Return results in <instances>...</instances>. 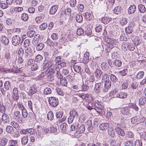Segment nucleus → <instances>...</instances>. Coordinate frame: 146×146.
<instances>
[{"label": "nucleus", "mask_w": 146, "mask_h": 146, "mask_svg": "<svg viewBox=\"0 0 146 146\" xmlns=\"http://www.w3.org/2000/svg\"><path fill=\"white\" fill-rule=\"evenodd\" d=\"M104 39L107 43L105 46L106 52H109L113 48L114 44H115L116 41L115 39L111 38L108 36H105Z\"/></svg>", "instance_id": "f257e3e1"}, {"label": "nucleus", "mask_w": 146, "mask_h": 146, "mask_svg": "<svg viewBox=\"0 0 146 146\" xmlns=\"http://www.w3.org/2000/svg\"><path fill=\"white\" fill-rule=\"evenodd\" d=\"M23 40L22 39H21L19 36L18 35L14 36L12 39V44L14 46L18 45L19 43H22Z\"/></svg>", "instance_id": "f03ea898"}, {"label": "nucleus", "mask_w": 146, "mask_h": 146, "mask_svg": "<svg viewBox=\"0 0 146 146\" xmlns=\"http://www.w3.org/2000/svg\"><path fill=\"white\" fill-rule=\"evenodd\" d=\"M95 106L96 109L95 110L99 114H100L102 110L104 109V106L102 102H99L98 100L95 101Z\"/></svg>", "instance_id": "7ed1b4c3"}, {"label": "nucleus", "mask_w": 146, "mask_h": 146, "mask_svg": "<svg viewBox=\"0 0 146 146\" xmlns=\"http://www.w3.org/2000/svg\"><path fill=\"white\" fill-rule=\"evenodd\" d=\"M48 101L50 105L54 107L57 106L59 103L58 98L54 97H49Z\"/></svg>", "instance_id": "20e7f679"}, {"label": "nucleus", "mask_w": 146, "mask_h": 146, "mask_svg": "<svg viewBox=\"0 0 146 146\" xmlns=\"http://www.w3.org/2000/svg\"><path fill=\"white\" fill-rule=\"evenodd\" d=\"M117 92L116 90H113L111 92V93L112 94H115L116 97L120 98H126L127 96V94L126 93L121 92L116 94V93Z\"/></svg>", "instance_id": "39448f33"}, {"label": "nucleus", "mask_w": 146, "mask_h": 146, "mask_svg": "<svg viewBox=\"0 0 146 146\" xmlns=\"http://www.w3.org/2000/svg\"><path fill=\"white\" fill-rule=\"evenodd\" d=\"M14 115L15 118L17 119V122L19 123H23V118L21 117V115L19 111H16L14 112Z\"/></svg>", "instance_id": "423d86ee"}, {"label": "nucleus", "mask_w": 146, "mask_h": 146, "mask_svg": "<svg viewBox=\"0 0 146 146\" xmlns=\"http://www.w3.org/2000/svg\"><path fill=\"white\" fill-rule=\"evenodd\" d=\"M89 82L88 80H86L84 83H83L80 84V91H86L89 88L88 86Z\"/></svg>", "instance_id": "0eeeda50"}, {"label": "nucleus", "mask_w": 146, "mask_h": 146, "mask_svg": "<svg viewBox=\"0 0 146 146\" xmlns=\"http://www.w3.org/2000/svg\"><path fill=\"white\" fill-rule=\"evenodd\" d=\"M103 83V82H102L97 83L95 84L94 90L95 92L96 93L98 94L100 92L102 87Z\"/></svg>", "instance_id": "6e6552de"}, {"label": "nucleus", "mask_w": 146, "mask_h": 146, "mask_svg": "<svg viewBox=\"0 0 146 146\" xmlns=\"http://www.w3.org/2000/svg\"><path fill=\"white\" fill-rule=\"evenodd\" d=\"M125 138L126 139H131V140L134 139V134L131 131H127L126 132L125 134Z\"/></svg>", "instance_id": "1a4fd4ad"}, {"label": "nucleus", "mask_w": 146, "mask_h": 146, "mask_svg": "<svg viewBox=\"0 0 146 146\" xmlns=\"http://www.w3.org/2000/svg\"><path fill=\"white\" fill-rule=\"evenodd\" d=\"M94 73L96 78L98 80H100L103 73L101 70L100 69L96 68L94 71Z\"/></svg>", "instance_id": "9d476101"}, {"label": "nucleus", "mask_w": 146, "mask_h": 146, "mask_svg": "<svg viewBox=\"0 0 146 146\" xmlns=\"http://www.w3.org/2000/svg\"><path fill=\"white\" fill-rule=\"evenodd\" d=\"M85 125L86 128L88 130V131L90 132H92L93 127L91 120H88L85 122Z\"/></svg>", "instance_id": "9b49d317"}, {"label": "nucleus", "mask_w": 146, "mask_h": 146, "mask_svg": "<svg viewBox=\"0 0 146 146\" xmlns=\"http://www.w3.org/2000/svg\"><path fill=\"white\" fill-rule=\"evenodd\" d=\"M109 127V124L107 123H104L100 124L99 127V129L103 131H105Z\"/></svg>", "instance_id": "f8f14e48"}, {"label": "nucleus", "mask_w": 146, "mask_h": 146, "mask_svg": "<svg viewBox=\"0 0 146 146\" xmlns=\"http://www.w3.org/2000/svg\"><path fill=\"white\" fill-rule=\"evenodd\" d=\"M40 36L38 34L34 35L32 41V43L33 45H35L38 44L40 39Z\"/></svg>", "instance_id": "ddd939ff"}, {"label": "nucleus", "mask_w": 146, "mask_h": 146, "mask_svg": "<svg viewBox=\"0 0 146 146\" xmlns=\"http://www.w3.org/2000/svg\"><path fill=\"white\" fill-rule=\"evenodd\" d=\"M115 131L117 134L121 137H123L125 135V133L123 130L119 127H117L115 129Z\"/></svg>", "instance_id": "4468645a"}, {"label": "nucleus", "mask_w": 146, "mask_h": 146, "mask_svg": "<svg viewBox=\"0 0 146 146\" xmlns=\"http://www.w3.org/2000/svg\"><path fill=\"white\" fill-rule=\"evenodd\" d=\"M43 57L40 55H38L36 56L35 58V61L36 63L38 64L39 65L42 66L43 63Z\"/></svg>", "instance_id": "2eb2a0df"}, {"label": "nucleus", "mask_w": 146, "mask_h": 146, "mask_svg": "<svg viewBox=\"0 0 146 146\" xmlns=\"http://www.w3.org/2000/svg\"><path fill=\"white\" fill-rule=\"evenodd\" d=\"M13 93L14 96H13L14 100L17 101L19 98L18 95V89L17 88H15L13 90Z\"/></svg>", "instance_id": "dca6fc26"}, {"label": "nucleus", "mask_w": 146, "mask_h": 146, "mask_svg": "<svg viewBox=\"0 0 146 146\" xmlns=\"http://www.w3.org/2000/svg\"><path fill=\"white\" fill-rule=\"evenodd\" d=\"M144 75V72L143 71L138 72L134 77V79L139 80L143 78Z\"/></svg>", "instance_id": "f3484780"}, {"label": "nucleus", "mask_w": 146, "mask_h": 146, "mask_svg": "<svg viewBox=\"0 0 146 146\" xmlns=\"http://www.w3.org/2000/svg\"><path fill=\"white\" fill-rule=\"evenodd\" d=\"M111 86V82L110 80L105 81L104 82V88L105 89L103 90V91L104 92L107 91L110 88Z\"/></svg>", "instance_id": "a211bd4d"}, {"label": "nucleus", "mask_w": 146, "mask_h": 146, "mask_svg": "<svg viewBox=\"0 0 146 146\" xmlns=\"http://www.w3.org/2000/svg\"><path fill=\"white\" fill-rule=\"evenodd\" d=\"M130 111V109L128 107H126L121 108L120 112L121 114L127 115L129 113Z\"/></svg>", "instance_id": "6ab92c4d"}, {"label": "nucleus", "mask_w": 146, "mask_h": 146, "mask_svg": "<svg viewBox=\"0 0 146 146\" xmlns=\"http://www.w3.org/2000/svg\"><path fill=\"white\" fill-rule=\"evenodd\" d=\"M58 6L57 5H54L50 8L49 11V14L53 15L56 12L58 8Z\"/></svg>", "instance_id": "aec40b11"}, {"label": "nucleus", "mask_w": 146, "mask_h": 146, "mask_svg": "<svg viewBox=\"0 0 146 146\" xmlns=\"http://www.w3.org/2000/svg\"><path fill=\"white\" fill-rule=\"evenodd\" d=\"M76 127H77L78 129L76 131H78L80 133H84L86 130L85 126L83 124H77L76 125Z\"/></svg>", "instance_id": "412c9836"}, {"label": "nucleus", "mask_w": 146, "mask_h": 146, "mask_svg": "<svg viewBox=\"0 0 146 146\" xmlns=\"http://www.w3.org/2000/svg\"><path fill=\"white\" fill-rule=\"evenodd\" d=\"M146 104V98L142 96L140 98L139 100V105L141 107L142 106H144Z\"/></svg>", "instance_id": "4be33fe9"}, {"label": "nucleus", "mask_w": 146, "mask_h": 146, "mask_svg": "<svg viewBox=\"0 0 146 146\" xmlns=\"http://www.w3.org/2000/svg\"><path fill=\"white\" fill-rule=\"evenodd\" d=\"M108 133L111 138L114 137L115 135V132L113 128L110 127L108 130Z\"/></svg>", "instance_id": "5701e85b"}, {"label": "nucleus", "mask_w": 146, "mask_h": 146, "mask_svg": "<svg viewBox=\"0 0 146 146\" xmlns=\"http://www.w3.org/2000/svg\"><path fill=\"white\" fill-rule=\"evenodd\" d=\"M9 118L8 115L5 113H3L2 115L1 120L4 123H7L9 121Z\"/></svg>", "instance_id": "b1692460"}, {"label": "nucleus", "mask_w": 146, "mask_h": 146, "mask_svg": "<svg viewBox=\"0 0 146 146\" xmlns=\"http://www.w3.org/2000/svg\"><path fill=\"white\" fill-rule=\"evenodd\" d=\"M136 6L135 5H131L128 9V13L130 14L133 13L136 11Z\"/></svg>", "instance_id": "393cba45"}, {"label": "nucleus", "mask_w": 146, "mask_h": 146, "mask_svg": "<svg viewBox=\"0 0 146 146\" xmlns=\"http://www.w3.org/2000/svg\"><path fill=\"white\" fill-rule=\"evenodd\" d=\"M89 54L88 52H86L84 54V56L83 59L84 63L86 64L89 61Z\"/></svg>", "instance_id": "a878e982"}, {"label": "nucleus", "mask_w": 146, "mask_h": 146, "mask_svg": "<svg viewBox=\"0 0 146 146\" xmlns=\"http://www.w3.org/2000/svg\"><path fill=\"white\" fill-rule=\"evenodd\" d=\"M1 41L3 44L5 45H8L9 42V38L4 36H2L1 38Z\"/></svg>", "instance_id": "bb28decb"}, {"label": "nucleus", "mask_w": 146, "mask_h": 146, "mask_svg": "<svg viewBox=\"0 0 146 146\" xmlns=\"http://www.w3.org/2000/svg\"><path fill=\"white\" fill-rule=\"evenodd\" d=\"M139 116H135L132 117L131 119V122L133 124H139Z\"/></svg>", "instance_id": "cd10ccee"}, {"label": "nucleus", "mask_w": 146, "mask_h": 146, "mask_svg": "<svg viewBox=\"0 0 146 146\" xmlns=\"http://www.w3.org/2000/svg\"><path fill=\"white\" fill-rule=\"evenodd\" d=\"M36 45V49L37 51L42 50L44 46V44L42 42L38 43Z\"/></svg>", "instance_id": "c85d7f7f"}, {"label": "nucleus", "mask_w": 146, "mask_h": 146, "mask_svg": "<svg viewBox=\"0 0 146 146\" xmlns=\"http://www.w3.org/2000/svg\"><path fill=\"white\" fill-rule=\"evenodd\" d=\"M70 114L74 118L76 119L78 116V113L75 110H71L70 113Z\"/></svg>", "instance_id": "c756f323"}, {"label": "nucleus", "mask_w": 146, "mask_h": 146, "mask_svg": "<svg viewBox=\"0 0 146 146\" xmlns=\"http://www.w3.org/2000/svg\"><path fill=\"white\" fill-rule=\"evenodd\" d=\"M86 107L89 110H91L93 109H94L95 110V109H96L95 104H94L91 102H89L88 104L87 105Z\"/></svg>", "instance_id": "7c9ffc66"}, {"label": "nucleus", "mask_w": 146, "mask_h": 146, "mask_svg": "<svg viewBox=\"0 0 146 146\" xmlns=\"http://www.w3.org/2000/svg\"><path fill=\"white\" fill-rule=\"evenodd\" d=\"M120 6L116 7L113 9V12L116 14H119L122 11V9Z\"/></svg>", "instance_id": "2f4dec72"}, {"label": "nucleus", "mask_w": 146, "mask_h": 146, "mask_svg": "<svg viewBox=\"0 0 146 146\" xmlns=\"http://www.w3.org/2000/svg\"><path fill=\"white\" fill-rule=\"evenodd\" d=\"M111 20V18L107 17H104L102 18L101 21L104 24H106Z\"/></svg>", "instance_id": "473e14b6"}, {"label": "nucleus", "mask_w": 146, "mask_h": 146, "mask_svg": "<svg viewBox=\"0 0 146 146\" xmlns=\"http://www.w3.org/2000/svg\"><path fill=\"white\" fill-rule=\"evenodd\" d=\"M37 90L34 87H31L30 89L29 90L28 95L30 96H32L33 94L36 92Z\"/></svg>", "instance_id": "72a5a7b5"}, {"label": "nucleus", "mask_w": 146, "mask_h": 146, "mask_svg": "<svg viewBox=\"0 0 146 146\" xmlns=\"http://www.w3.org/2000/svg\"><path fill=\"white\" fill-rule=\"evenodd\" d=\"M28 137L27 136H24L21 139V142L22 145H26L28 142Z\"/></svg>", "instance_id": "f704fd0d"}, {"label": "nucleus", "mask_w": 146, "mask_h": 146, "mask_svg": "<svg viewBox=\"0 0 146 146\" xmlns=\"http://www.w3.org/2000/svg\"><path fill=\"white\" fill-rule=\"evenodd\" d=\"M138 8L139 11L141 13H144L146 11V8L144 5L139 4L138 6Z\"/></svg>", "instance_id": "c9c22d12"}, {"label": "nucleus", "mask_w": 146, "mask_h": 146, "mask_svg": "<svg viewBox=\"0 0 146 146\" xmlns=\"http://www.w3.org/2000/svg\"><path fill=\"white\" fill-rule=\"evenodd\" d=\"M73 68L74 71L77 72L79 73L81 72V67L76 64H75L73 66Z\"/></svg>", "instance_id": "e433bc0d"}, {"label": "nucleus", "mask_w": 146, "mask_h": 146, "mask_svg": "<svg viewBox=\"0 0 146 146\" xmlns=\"http://www.w3.org/2000/svg\"><path fill=\"white\" fill-rule=\"evenodd\" d=\"M8 142V139L5 138H3L0 140V146H5Z\"/></svg>", "instance_id": "4c0bfd02"}, {"label": "nucleus", "mask_w": 146, "mask_h": 146, "mask_svg": "<svg viewBox=\"0 0 146 146\" xmlns=\"http://www.w3.org/2000/svg\"><path fill=\"white\" fill-rule=\"evenodd\" d=\"M6 130L8 133L10 134H12L14 132L13 128L10 125L8 126L7 127Z\"/></svg>", "instance_id": "58836bf2"}, {"label": "nucleus", "mask_w": 146, "mask_h": 146, "mask_svg": "<svg viewBox=\"0 0 146 146\" xmlns=\"http://www.w3.org/2000/svg\"><path fill=\"white\" fill-rule=\"evenodd\" d=\"M44 15L43 14H41L39 16L36 18L35 20L37 23H38L44 19Z\"/></svg>", "instance_id": "ea45409f"}, {"label": "nucleus", "mask_w": 146, "mask_h": 146, "mask_svg": "<svg viewBox=\"0 0 146 146\" xmlns=\"http://www.w3.org/2000/svg\"><path fill=\"white\" fill-rule=\"evenodd\" d=\"M101 67L102 70L106 71V72H107L108 66L106 63L105 62L102 63L101 65Z\"/></svg>", "instance_id": "a19ab883"}, {"label": "nucleus", "mask_w": 146, "mask_h": 146, "mask_svg": "<svg viewBox=\"0 0 146 146\" xmlns=\"http://www.w3.org/2000/svg\"><path fill=\"white\" fill-rule=\"evenodd\" d=\"M129 45L128 44L125 42L122 43L121 45V48L123 50L125 51L127 50L129 48Z\"/></svg>", "instance_id": "79ce46f5"}, {"label": "nucleus", "mask_w": 146, "mask_h": 146, "mask_svg": "<svg viewBox=\"0 0 146 146\" xmlns=\"http://www.w3.org/2000/svg\"><path fill=\"white\" fill-rule=\"evenodd\" d=\"M4 88L6 90H9L11 87V82L9 81H6L4 84Z\"/></svg>", "instance_id": "37998d69"}, {"label": "nucleus", "mask_w": 146, "mask_h": 146, "mask_svg": "<svg viewBox=\"0 0 146 146\" xmlns=\"http://www.w3.org/2000/svg\"><path fill=\"white\" fill-rule=\"evenodd\" d=\"M76 19L77 22L81 23L82 21L83 17L82 15L77 14L76 16Z\"/></svg>", "instance_id": "c03bdc74"}, {"label": "nucleus", "mask_w": 146, "mask_h": 146, "mask_svg": "<svg viewBox=\"0 0 146 146\" xmlns=\"http://www.w3.org/2000/svg\"><path fill=\"white\" fill-rule=\"evenodd\" d=\"M102 82H105L109 80V76L106 73H105L102 75Z\"/></svg>", "instance_id": "a18cd8bd"}, {"label": "nucleus", "mask_w": 146, "mask_h": 146, "mask_svg": "<svg viewBox=\"0 0 146 146\" xmlns=\"http://www.w3.org/2000/svg\"><path fill=\"white\" fill-rule=\"evenodd\" d=\"M114 67H119L122 65V62L119 60H116L114 61Z\"/></svg>", "instance_id": "49530a36"}, {"label": "nucleus", "mask_w": 146, "mask_h": 146, "mask_svg": "<svg viewBox=\"0 0 146 146\" xmlns=\"http://www.w3.org/2000/svg\"><path fill=\"white\" fill-rule=\"evenodd\" d=\"M67 127V125L65 123H61L60 126V128L63 131H66Z\"/></svg>", "instance_id": "de8ad7c7"}, {"label": "nucleus", "mask_w": 146, "mask_h": 146, "mask_svg": "<svg viewBox=\"0 0 146 146\" xmlns=\"http://www.w3.org/2000/svg\"><path fill=\"white\" fill-rule=\"evenodd\" d=\"M54 118V114L52 111L49 112L47 114V118L48 120H52Z\"/></svg>", "instance_id": "09e8293b"}, {"label": "nucleus", "mask_w": 146, "mask_h": 146, "mask_svg": "<svg viewBox=\"0 0 146 146\" xmlns=\"http://www.w3.org/2000/svg\"><path fill=\"white\" fill-rule=\"evenodd\" d=\"M27 36L29 37H33L35 35V32L32 30H30L27 33Z\"/></svg>", "instance_id": "8fccbe9b"}, {"label": "nucleus", "mask_w": 146, "mask_h": 146, "mask_svg": "<svg viewBox=\"0 0 146 146\" xmlns=\"http://www.w3.org/2000/svg\"><path fill=\"white\" fill-rule=\"evenodd\" d=\"M41 66L39 65L38 64L36 63L32 65L31 67V69L32 71H34L37 70L39 66Z\"/></svg>", "instance_id": "3c124183"}, {"label": "nucleus", "mask_w": 146, "mask_h": 146, "mask_svg": "<svg viewBox=\"0 0 146 146\" xmlns=\"http://www.w3.org/2000/svg\"><path fill=\"white\" fill-rule=\"evenodd\" d=\"M26 48H27L25 49V52L24 53L31 56V55L33 53L32 49L30 47H29Z\"/></svg>", "instance_id": "603ef678"}, {"label": "nucleus", "mask_w": 146, "mask_h": 146, "mask_svg": "<svg viewBox=\"0 0 146 146\" xmlns=\"http://www.w3.org/2000/svg\"><path fill=\"white\" fill-rule=\"evenodd\" d=\"M117 140H116V145L115 146H121L123 139L120 137H119V138H117Z\"/></svg>", "instance_id": "864d4df0"}, {"label": "nucleus", "mask_w": 146, "mask_h": 146, "mask_svg": "<svg viewBox=\"0 0 146 146\" xmlns=\"http://www.w3.org/2000/svg\"><path fill=\"white\" fill-rule=\"evenodd\" d=\"M51 90L50 88H46L44 90V93L45 95H48L50 94L51 93Z\"/></svg>", "instance_id": "5fc2aeb1"}, {"label": "nucleus", "mask_w": 146, "mask_h": 146, "mask_svg": "<svg viewBox=\"0 0 146 146\" xmlns=\"http://www.w3.org/2000/svg\"><path fill=\"white\" fill-rule=\"evenodd\" d=\"M31 56L29 54H27L24 52L22 57H23V59L24 60L25 62L26 61L28 60L29 57Z\"/></svg>", "instance_id": "6e6d98bb"}, {"label": "nucleus", "mask_w": 146, "mask_h": 146, "mask_svg": "<svg viewBox=\"0 0 146 146\" xmlns=\"http://www.w3.org/2000/svg\"><path fill=\"white\" fill-rule=\"evenodd\" d=\"M30 41L28 39L25 40L24 42V46L25 48L29 47L30 46Z\"/></svg>", "instance_id": "4d7b16f0"}, {"label": "nucleus", "mask_w": 146, "mask_h": 146, "mask_svg": "<svg viewBox=\"0 0 146 146\" xmlns=\"http://www.w3.org/2000/svg\"><path fill=\"white\" fill-rule=\"evenodd\" d=\"M21 19L24 21H27L28 19V16L27 14L23 13L21 15Z\"/></svg>", "instance_id": "13d9d810"}, {"label": "nucleus", "mask_w": 146, "mask_h": 146, "mask_svg": "<svg viewBox=\"0 0 146 146\" xmlns=\"http://www.w3.org/2000/svg\"><path fill=\"white\" fill-rule=\"evenodd\" d=\"M60 83L62 85L66 86L67 84L66 80L64 78H62L60 80Z\"/></svg>", "instance_id": "bf43d9fd"}, {"label": "nucleus", "mask_w": 146, "mask_h": 146, "mask_svg": "<svg viewBox=\"0 0 146 146\" xmlns=\"http://www.w3.org/2000/svg\"><path fill=\"white\" fill-rule=\"evenodd\" d=\"M135 146H142V141L140 140H137L134 143Z\"/></svg>", "instance_id": "052dcab7"}, {"label": "nucleus", "mask_w": 146, "mask_h": 146, "mask_svg": "<svg viewBox=\"0 0 146 146\" xmlns=\"http://www.w3.org/2000/svg\"><path fill=\"white\" fill-rule=\"evenodd\" d=\"M84 33V30L82 28H78L77 30L76 33L78 35H80Z\"/></svg>", "instance_id": "680f3d73"}, {"label": "nucleus", "mask_w": 146, "mask_h": 146, "mask_svg": "<svg viewBox=\"0 0 146 146\" xmlns=\"http://www.w3.org/2000/svg\"><path fill=\"white\" fill-rule=\"evenodd\" d=\"M125 146H133V142L130 141H127L125 143Z\"/></svg>", "instance_id": "e2e57ef3"}, {"label": "nucleus", "mask_w": 146, "mask_h": 146, "mask_svg": "<svg viewBox=\"0 0 146 146\" xmlns=\"http://www.w3.org/2000/svg\"><path fill=\"white\" fill-rule=\"evenodd\" d=\"M22 115L23 118H25L27 117L28 116V113L26 110L25 109L22 110Z\"/></svg>", "instance_id": "0e129e2a"}, {"label": "nucleus", "mask_w": 146, "mask_h": 146, "mask_svg": "<svg viewBox=\"0 0 146 146\" xmlns=\"http://www.w3.org/2000/svg\"><path fill=\"white\" fill-rule=\"evenodd\" d=\"M96 64L95 62L92 61H91L90 62V66L91 68L94 69H96Z\"/></svg>", "instance_id": "69168bd1"}, {"label": "nucleus", "mask_w": 146, "mask_h": 146, "mask_svg": "<svg viewBox=\"0 0 146 146\" xmlns=\"http://www.w3.org/2000/svg\"><path fill=\"white\" fill-rule=\"evenodd\" d=\"M16 144H17V142L15 140H10L9 142V146H16Z\"/></svg>", "instance_id": "338daca9"}, {"label": "nucleus", "mask_w": 146, "mask_h": 146, "mask_svg": "<svg viewBox=\"0 0 146 146\" xmlns=\"http://www.w3.org/2000/svg\"><path fill=\"white\" fill-rule=\"evenodd\" d=\"M54 141L50 139L48 140L46 142L44 146H50L53 144Z\"/></svg>", "instance_id": "774afa93"}]
</instances>
